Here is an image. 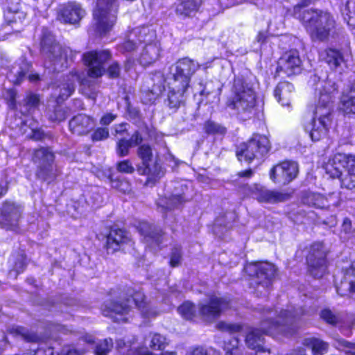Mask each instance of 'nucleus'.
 Segmentation results:
<instances>
[{"mask_svg": "<svg viewBox=\"0 0 355 355\" xmlns=\"http://www.w3.org/2000/svg\"><path fill=\"white\" fill-rule=\"evenodd\" d=\"M266 319L261 321L260 328H250L245 336V343L249 348L263 351L265 334H284L291 335L295 331L294 323L304 314L302 307L288 306L276 315L277 311L262 309Z\"/></svg>", "mask_w": 355, "mask_h": 355, "instance_id": "1", "label": "nucleus"}, {"mask_svg": "<svg viewBox=\"0 0 355 355\" xmlns=\"http://www.w3.org/2000/svg\"><path fill=\"white\" fill-rule=\"evenodd\" d=\"M337 90L336 85L331 81L324 83L320 89L318 103L314 111V116L306 130L310 131V137L313 141H319L327 132L331 121V112L333 110V93Z\"/></svg>", "mask_w": 355, "mask_h": 355, "instance_id": "2", "label": "nucleus"}, {"mask_svg": "<svg viewBox=\"0 0 355 355\" xmlns=\"http://www.w3.org/2000/svg\"><path fill=\"white\" fill-rule=\"evenodd\" d=\"M307 5V2L296 5L293 8L294 17L304 24L313 41H326L335 26L333 17L329 13L320 10H302Z\"/></svg>", "mask_w": 355, "mask_h": 355, "instance_id": "3", "label": "nucleus"}, {"mask_svg": "<svg viewBox=\"0 0 355 355\" xmlns=\"http://www.w3.org/2000/svg\"><path fill=\"white\" fill-rule=\"evenodd\" d=\"M232 92V97L227 101V107L234 110L241 120L250 119L254 114L257 105V96L252 84L243 76H237L234 80Z\"/></svg>", "mask_w": 355, "mask_h": 355, "instance_id": "4", "label": "nucleus"}, {"mask_svg": "<svg viewBox=\"0 0 355 355\" xmlns=\"http://www.w3.org/2000/svg\"><path fill=\"white\" fill-rule=\"evenodd\" d=\"M324 169L330 178L340 180L342 187L355 189V155L337 153L326 163Z\"/></svg>", "mask_w": 355, "mask_h": 355, "instance_id": "5", "label": "nucleus"}, {"mask_svg": "<svg viewBox=\"0 0 355 355\" xmlns=\"http://www.w3.org/2000/svg\"><path fill=\"white\" fill-rule=\"evenodd\" d=\"M40 51L46 62L56 67H67L69 61H71L78 51H73L69 47L62 46L56 42L54 36L47 30H43Z\"/></svg>", "mask_w": 355, "mask_h": 355, "instance_id": "6", "label": "nucleus"}, {"mask_svg": "<svg viewBox=\"0 0 355 355\" xmlns=\"http://www.w3.org/2000/svg\"><path fill=\"white\" fill-rule=\"evenodd\" d=\"M119 6L118 0H96L93 11V27L97 34L105 35L112 30L116 22Z\"/></svg>", "mask_w": 355, "mask_h": 355, "instance_id": "7", "label": "nucleus"}, {"mask_svg": "<svg viewBox=\"0 0 355 355\" xmlns=\"http://www.w3.org/2000/svg\"><path fill=\"white\" fill-rule=\"evenodd\" d=\"M244 270L252 277L250 285L257 295H266L276 274L275 266L268 262H255L247 264Z\"/></svg>", "mask_w": 355, "mask_h": 355, "instance_id": "8", "label": "nucleus"}, {"mask_svg": "<svg viewBox=\"0 0 355 355\" xmlns=\"http://www.w3.org/2000/svg\"><path fill=\"white\" fill-rule=\"evenodd\" d=\"M137 154L141 161L137 168L138 173L147 177L146 185H154L164 176V169L157 159L150 163L153 161V153L149 145H141L137 149Z\"/></svg>", "mask_w": 355, "mask_h": 355, "instance_id": "9", "label": "nucleus"}, {"mask_svg": "<svg viewBox=\"0 0 355 355\" xmlns=\"http://www.w3.org/2000/svg\"><path fill=\"white\" fill-rule=\"evenodd\" d=\"M270 148V141L267 137L254 134L249 140L238 147L236 156L240 161L251 162L254 159H261Z\"/></svg>", "mask_w": 355, "mask_h": 355, "instance_id": "10", "label": "nucleus"}, {"mask_svg": "<svg viewBox=\"0 0 355 355\" xmlns=\"http://www.w3.org/2000/svg\"><path fill=\"white\" fill-rule=\"evenodd\" d=\"M54 154L49 148L35 150L33 161L37 164V176L44 180L53 179L56 177V169L53 166Z\"/></svg>", "mask_w": 355, "mask_h": 355, "instance_id": "11", "label": "nucleus"}, {"mask_svg": "<svg viewBox=\"0 0 355 355\" xmlns=\"http://www.w3.org/2000/svg\"><path fill=\"white\" fill-rule=\"evenodd\" d=\"M230 308L227 297L211 295L207 301L198 304L199 314L207 320H214Z\"/></svg>", "mask_w": 355, "mask_h": 355, "instance_id": "12", "label": "nucleus"}, {"mask_svg": "<svg viewBox=\"0 0 355 355\" xmlns=\"http://www.w3.org/2000/svg\"><path fill=\"white\" fill-rule=\"evenodd\" d=\"M111 58L107 50L93 51L83 55L85 64L88 67V75L92 78H98L105 72V64Z\"/></svg>", "mask_w": 355, "mask_h": 355, "instance_id": "13", "label": "nucleus"}, {"mask_svg": "<svg viewBox=\"0 0 355 355\" xmlns=\"http://www.w3.org/2000/svg\"><path fill=\"white\" fill-rule=\"evenodd\" d=\"M326 252L322 243H315L311 245L307 257V263L311 274L316 277H322L327 269Z\"/></svg>", "mask_w": 355, "mask_h": 355, "instance_id": "14", "label": "nucleus"}, {"mask_svg": "<svg viewBox=\"0 0 355 355\" xmlns=\"http://www.w3.org/2000/svg\"><path fill=\"white\" fill-rule=\"evenodd\" d=\"M57 19L62 23L76 24L85 15V10L76 1L60 4L57 9Z\"/></svg>", "mask_w": 355, "mask_h": 355, "instance_id": "15", "label": "nucleus"}, {"mask_svg": "<svg viewBox=\"0 0 355 355\" xmlns=\"http://www.w3.org/2000/svg\"><path fill=\"white\" fill-rule=\"evenodd\" d=\"M250 193L261 203L275 204L287 201L291 196L278 190H270L260 184H254L250 187Z\"/></svg>", "mask_w": 355, "mask_h": 355, "instance_id": "16", "label": "nucleus"}, {"mask_svg": "<svg viewBox=\"0 0 355 355\" xmlns=\"http://www.w3.org/2000/svg\"><path fill=\"white\" fill-rule=\"evenodd\" d=\"M298 173V166L294 162H284L273 166L270 178L275 183L286 184L295 179Z\"/></svg>", "mask_w": 355, "mask_h": 355, "instance_id": "17", "label": "nucleus"}, {"mask_svg": "<svg viewBox=\"0 0 355 355\" xmlns=\"http://www.w3.org/2000/svg\"><path fill=\"white\" fill-rule=\"evenodd\" d=\"M302 61L297 51H289L284 54L277 62V72H283L290 76L299 73L301 71Z\"/></svg>", "mask_w": 355, "mask_h": 355, "instance_id": "18", "label": "nucleus"}, {"mask_svg": "<svg viewBox=\"0 0 355 355\" xmlns=\"http://www.w3.org/2000/svg\"><path fill=\"white\" fill-rule=\"evenodd\" d=\"M343 277L336 283L337 293L341 296H347L355 293V261L343 268Z\"/></svg>", "mask_w": 355, "mask_h": 355, "instance_id": "19", "label": "nucleus"}, {"mask_svg": "<svg viewBox=\"0 0 355 355\" xmlns=\"http://www.w3.org/2000/svg\"><path fill=\"white\" fill-rule=\"evenodd\" d=\"M20 216L19 206L11 202H6L1 210V225L6 230H12L17 225Z\"/></svg>", "mask_w": 355, "mask_h": 355, "instance_id": "20", "label": "nucleus"}, {"mask_svg": "<svg viewBox=\"0 0 355 355\" xmlns=\"http://www.w3.org/2000/svg\"><path fill=\"white\" fill-rule=\"evenodd\" d=\"M129 241L130 237L127 232L122 229L112 228L106 237L105 247L108 253H113Z\"/></svg>", "mask_w": 355, "mask_h": 355, "instance_id": "21", "label": "nucleus"}, {"mask_svg": "<svg viewBox=\"0 0 355 355\" xmlns=\"http://www.w3.org/2000/svg\"><path fill=\"white\" fill-rule=\"evenodd\" d=\"M130 299L126 300V302L119 301H110L105 304V309H103L104 315L114 318L116 322H125V319L122 315L127 314L130 309Z\"/></svg>", "mask_w": 355, "mask_h": 355, "instance_id": "22", "label": "nucleus"}, {"mask_svg": "<svg viewBox=\"0 0 355 355\" xmlns=\"http://www.w3.org/2000/svg\"><path fill=\"white\" fill-rule=\"evenodd\" d=\"M94 120L85 114H78L69 121V128L73 134L83 135L89 133L94 127Z\"/></svg>", "mask_w": 355, "mask_h": 355, "instance_id": "23", "label": "nucleus"}, {"mask_svg": "<svg viewBox=\"0 0 355 355\" xmlns=\"http://www.w3.org/2000/svg\"><path fill=\"white\" fill-rule=\"evenodd\" d=\"M200 68V64L193 60L189 58H183L178 60L173 65L170 67L171 71L186 76L191 80V76Z\"/></svg>", "mask_w": 355, "mask_h": 355, "instance_id": "24", "label": "nucleus"}, {"mask_svg": "<svg viewBox=\"0 0 355 355\" xmlns=\"http://www.w3.org/2000/svg\"><path fill=\"white\" fill-rule=\"evenodd\" d=\"M160 55V44L156 41L146 44L142 49L139 62L143 66H148L155 62Z\"/></svg>", "mask_w": 355, "mask_h": 355, "instance_id": "25", "label": "nucleus"}, {"mask_svg": "<svg viewBox=\"0 0 355 355\" xmlns=\"http://www.w3.org/2000/svg\"><path fill=\"white\" fill-rule=\"evenodd\" d=\"M3 17L6 25L11 26L15 31H19L26 18V13L19 9L8 8L4 11Z\"/></svg>", "mask_w": 355, "mask_h": 355, "instance_id": "26", "label": "nucleus"}, {"mask_svg": "<svg viewBox=\"0 0 355 355\" xmlns=\"http://www.w3.org/2000/svg\"><path fill=\"white\" fill-rule=\"evenodd\" d=\"M202 3V0H182L176 6L175 13L182 18L195 15Z\"/></svg>", "mask_w": 355, "mask_h": 355, "instance_id": "27", "label": "nucleus"}, {"mask_svg": "<svg viewBox=\"0 0 355 355\" xmlns=\"http://www.w3.org/2000/svg\"><path fill=\"white\" fill-rule=\"evenodd\" d=\"M138 229L141 234L144 236L146 242L153 244L155 243L159 245L162 243V230L157 229L147 222L140 223Z\"/></svg>", "mask_w": 355, "mask_h": 355, "instance_id": "28", "label": "nucleus"}, {"mask_svg": "<svg viewBox=\"0 0 355 355\" xmlns=\"http://www.w3.org/2000/svg\"><path fill=\"white\" fill-rule=\"evenodd\" d=\"M166 83L168 89L186 92L189 87L190 80L170 70V74L166 78Z\"/></svg>", "mask_w": 355, "mask_h": 355, "instance_id": "29", "label": "nucleus"}, {"mask_svg": "<svg viewBox=\"0 0 355 355\" xmlns=\"http://www.w3.org/2000/svg\"><path fill=\"white\" fill-rule=\"evenodd\" d=\"M293 90L294 87L291 83L282 82L277 85L274 95L283 106L289 105Z\"/></svg>", "mask_w": 355, "mask_h": 355, "instance_id": "30", "label": "nucleus"}, {"mask_svg": "<svg viewBox=\"0 0 355 355\" xmlns=\"http://www.w3.org/2000/svg\"><path fill=\"white\" fill-rule=\"evenodd\" d=\"M340 110L346 116H355V86L342 96Z\"/></svg>", "mask_w": 355, "mask_h": 355, "instance_id": "31", "label": "nucleus"}, {"mask_svg": "<svg viewBox=\"0 0 355 355\" xmlns=\"http://www.w3.org/2000/svg\"><path fill=\"white\" fill-rule=\"evenodd\" d=\"M323 59L334 69L342 68L345 65V62L343 54L336 49H327L322 55Z\"/></svg>", "mask_w": 355, "mask_h": 355, "instance_id": "32", "label": "nucleus"}, {"mask_svg": "<svg viewBox=\"0 0 355 355\" xmlns=\"http://www.w3.org/2000/svg\"><path fill=\"white\" fill-rule=\"evenodd\" d=\"M130 37H137V41L140 43H145L146 44L156 42L155 32L147 26L135 28L130 34Z\"/></svg>", "mask_w": 355, "mask_h": 355, "instance_id": "33", "label": "nucleus"}, {"mask_svg": "<svg viewBox=\"0 0 355 355\" xmlns=\"http://www.w3.org/2000/svg\"><path fill=\"white\" fill-rule=\"evenodd\" d=\"M302 201L304 204L315 208L324 209L326 207V199L321 194L306 192L302 197Z\"/></svg>", "mask_w": 355, "mask_h": 355, "instance_id": "34", "label": "nucleus"}, {"mask_svg": "<svg viewBox=\"0 0 355 355\" xmlns=\"http://www.w3.org/2000/svg\"><path fill=\"white\" fill-rule=\"evenodd\" d=\"M165 83H166V78H165L161 72L158 71L153 74L148 84H151L150 88L153 89L154 96H160L162 94L165 89Z\"/></svg>", "mask_w": 355, "mask_h": 355, "instance_id": "35", "label": "nucleus"}, {"mask_svg": "<svg viewBox=\"0 0 355 355\" xmlns=\"http://www.w3.org/2000/svg\"><path fill=\"white\" fill-rule=\"evenodd\" d=\"M304 345L312 349L313 355H322L327 352L329 347L327 343L315 338L305 339Z\"/></svg>", "mask_w": 355, "mask_h": 355, "instance_id": "36", "label": "nucleus"}, {"mask_svg": "<svg viewBox=\"0 0 355 355\" xmlns=\"http://www.w3.org/2000/svg\"><path fill=\"white\" fill-rule=\"evenodd\" d=\"M10 266L12 270L10 271V275H12V271H15L14 276L16 277L17 275L22 272L26 266V257L23 253H14L11 255L9 259Z\"/></svg>", "mask_w": 355, "mask_h": 355, "instance_id": "37", "label": "nucleus"}, {"mask_svg": "<svg viewBox=\"0 0 355 355\" xmlns=\"http://www.w3.org/2000/svg\"><path fill=\"white\" fill-rule=\"evenodd\" d=\"M185 198L180 194H173L168 198H159L157 205L166 209H172L178 207L185 202Z\"/></svg>", "mask_w": 355, "mask_h": 355, "instance_id": "38", "label": "nucleus"}, {"mask_svg": "<svg viewBox=\"0 0 355 355\" xmlns=\"http://www.w3.org/2000/svg\"><path fill=\"white\" fill-rule=\"evenodd\" d=\"M184 93L185 92H178V91L168 89V105L171 108H178L184 102Z\"/></svg>", "mask_w": 355, "mask_h": 355, "instance_id": "39", "label": "nucleus"}, {"mask_svg": "<svg viewBox=\"0 0 355 355\" xmlns=\"http://www.w3.org/2000/svg\"><path fill=\"white\" fill-rule=\"evenodd\" d=\"M168 345L167 338L160 334H154L149 344L150 348L157 350H163Z\"/></svg>", "mask_w": 355, "mask_h": 355, "instance_id": "40", "label": "nucleus"}, {"mask_svg": "<svg viewBox=\"0 0 355 355\" xmlns=\"http://www.w3.org/2000/svg\"><path fill=\"white\" fill-rule=\"evenodd\" d=\"M179 313L186 320H191L196 315L194 304L187 302L178 307Z\"/></svg>", "mask_w": 355, "mask_h": 355, "instance_id": "41", "label": "nucleus"}, {"mask_svg": "<svg viewBox=\"0 0 355 355\" xmlns=\"http://www.w3.org/2000/svg\"><path fill=\"white\" fill-rule=\"evenodd\" d=\"M204 130L209 135H223L226 133V128L221 125L212 121H207L205 123Z\"/></svg>", "mask_w": 355, "mask_h": 355, "instance_id": "42", "label": "nucleus"}, {"mask_svg": "<svg viewBox=\"0 0 355 355\" xmlns=\"http://www.w3.org/2000/svg\"><path fill=\"white\" fill-rule=\"evenodd\" d=\"M128 295L132 298V300L137 306L139 308H143L142 313L146 316L149 317L150 314H148L146 311H144L145 305H143L145 299L144 294L141 292H135L132 289L129 288L128 290Z\"/></svg>", "mask_w": 355, "mask_h": 355, "instance_id": "43", "label": "nucleus"}, {"mask_svg": "<svg viewBox=\"0 0 355 355\" xmlns=\"http://www.w3.org/2000/svg\"><path fill=\"white\" fill-rule=\"evenodd\" d=\"M345 20L355 28V0H349L346 3Z\"/></svg>", "mask_w": 355, "mask_h": 355, "instance_id": "44", "label": "nucleus"}, {"mask_svg": "<svg viewBox=\"0 0 355 355\" xmlns=\"http://www.w3.org/2000/svg\"><path fill=\"white\" fill-rule=\"evenodd\" d=\"M74 91V80L69 79L67 83L62 84L60 94L58 97L59 101H64L71 95Z\"/></svg>", "mask_w": 355, "mask_h": 355, "instance_id": "45", "label": "nucleus"}, {"mask_svg": "<svg viewBox=\"0 0 355 355\" xmlns=\"http://www.w3.org/2000/svg\"><path fill=\"white\" fill-rule=\"evenodd\" d=\"M132 147L126 139H119L116 145V152L118 156L122 157L128 155L130 148Z\"/></svg>", "mask_w": 355, "mask_h": 355, "instance_id": "46", "label": "nucleus"}, {"mask_svg": "<svg viewBox=\"0 0 355 355\" xmlns=\"http://www.w3.org/2000/svg\"><path fill=\"white\" fill-rule=\"evenodd\" d=\"M112 340L111 338H105L98 343L95 352L97 355H105L112 349Z\"/></svg>", "mask_w": 355, "mask_h": 355, "instance_id": "47", "label": "nucleus"}, {"mask_svg": "<svg viewBox=\"0 0 355 355\" xmlns=\"http://www.w3.org/2000/svg\"><path fill=\"white\" fill-rule=\"evenodd\" d=\"M12 333L16 336H21L22 338L29 342H37L38 340V337L35 334L29 333L26 329L21 327L13 329Z\"/></svg>", "mask_w": 355, "mask_h": 355, "instance_id": "48", "label": "nucleus"}, {"mask_svg": "<svg viewBox=\"0 0 355 355\" xmlns=\"http://www.w3.org/2000/svg\"><path fill=\"white\" fill-rule=\"evenodd\" d=\"M26 74V70L21 68H14L9 72L8 77L14 84L18 85L22 81Z\"/></svg>", "mask_w": 355, "mask_h": 355, "instance_id": "49", "label": "nucleus"}, {"mask_svg": "<svg viewBox=\"0 0 355 355\" xmlns=\"http://www.w3.org/2000/svg\"><path fill=\"white\" fill-rule=\"evenodd\" d=\"M216 328L220 331L233 334L240 331L241 326L239 324L228 323L221 321L216 324Z\"/></svg>", "mask_w": 355, "mask_h": 355, "instance_id": "50", "label": "nucleus"}, {"mask_svg": "<svg viewBox=\"0 0 355 355\" xmlns=\"http://www.w3.org/2000/svg\"><path fill=\"white\" fill-rule=\"evenodd\" d=\"M116 169L122 173L132 174L135 172V167L129 159L119 162L116 164Z\"/></svg>", "mask_w": 355, "mask_h": 355, "instance_id": "51", "label": "nucleus"}, {"mask_svg": "<svg viewBox=\"0 0 355 355\" xmlns=\"http://www.w3.org/2000/svg\"><path fill=\"white\" fill-rule=\"evenodd\" d=\"M326 199V207L330 209L331 207H338L343 202L340 193H332L329 194Z\"/></svg>", "mask_w": 355, "mask_h": 355, "instance_id": "52", "label": "nucleus"}, {"mask_svg": "<svg viewBox=\"0 0 355 355\" xmlns=\"http://www.w3.org/2000/svg\"><path fill=\"white\" fill-rule=\"evenodd\" d=\"M67 116V111L61 106H57L54 111L49 114V119L52 121H62Z\"/></svg>", "mask_w": 355, "mask_h": 355, "instance_id": "53", "label": "nucleus"}, {"mask_svg": "<svg viewBox=\"0 0 355 355\" xmlns=\"http://www.w3.org/2000/svg\"><path fill=\"white\" fill-rule=\"evenodd\" d=\"M189 355H220V352L214 348L197 347L193 348Z\"/></svg>", "mask_w": 355, "mask_h": 355, "instance_id": "54", "label": "nucleus"}, {"mask_svg": "<svg viewBox=\"0 0 355 355\" xmlns=\"http://www.w3.org/2000/svg\"><path fill=\"white\" fill-rule=\"evenodd\" d=\"M182 261V251L180 248L175 247L172 249L170 257V265L172 267L178 266Z\"/></svg>", "mask_w": 355, "mask_h": 355, "instance_id": "55", "label": "nucleus"}, {"mask_svg": "<svg viewBox=\"0 0 355 355\" xmlns=\"http://www.w3.org/2000/svg\"><path fill=\"white\" fill-rule=\"evenodd\" d=\"M136 42L135 38L129 36L127 40L119 45V49L121 52H130L136 49Z\"/></svg>", "mask_w": 355, "mask_h": 355, "instance_id": "56", "label": "nucleus"}, {"mask_svg": "<svg viewBox=\"0 0 355 355\" xmlns=\"http://www.w3.org/2000/svg\"><path fill=\"white\" fill-rule=\"evenodd\" d=\"M109 137V130L107 128H97L92 136L93 141H101L106 139Z\"/></svg>", "mask_w": 355, "mask_h": 355, "instance_id": "57", "label": "nucleus"}, {"mask_svg": "<svg viewBox=\"0 0 355 355\" xmlns=\"http://www.w3.org/2000/svg\"><path fill=\"white\" fill-rule=\"evenodd\" d=\"M321 318L327 323L335 324L338 322V318L330 310L324 309L320 313Z\"/></svg>", "mask_w": 355, "mask_h": 355, "instance_id": "58", "label": "nucleus"}, {"mask_svg": "<svg viewBox=\"0 0 355 355\" xmlns=\"http://www.w3.org/2000/svg\"><path fill=\"white\" fill-rule=\"evenodd\" d=\"M159 96H153V89L150 87L148 89L143 91L141 99L146 104L153 103Z\"/></svg>", "mask_w": 355, "mask_h": 355, "instance_id": "59", "label": "nucleus"}, {"mask_svg": "<svg viewBox=\"0 0 355 355\" xmlns=\"http://www.w3.org/2000/svg\"><path fill=\"white\" fill-rule=\"evenodd\" d=\"M239 345V339L237 338H232L228 343H225L224 349L227 354H232L233 350L236 349Z\"/></svg>", "mask_w": 355, "mask_h": 355, "instance_id": "60", "label": "nucleus"}, {"mask_svg": "<svg viewBox=\"0 0 355 355\" xmlns=\"http://www.w3.org/2000/svg\"><path fill=\"white\" fill-rule=\"evenodd\" d=\"M108 75L110 78H115L120 74V67L118 63H112L107 69Z\"/></svg>", "mask_w": 355, "mask_h": 355, "instance_id": "61", "label": "nucleus"}, {"mask_svg": "<svg viewBox=\"0 0 355 355\" xmlns=\"http://www.w3.org/2000/svg\"><path fill=\"white\" fill-rule=\"evenodd\" d=\"M130 145L132 146H138L143 141V137L141 133L135 131L131 136L130 139H128Z\"/></svg>", "mask_w": 355, "mask_h": 355, "instance_id": "62", "label": "nucleus"}, {"mask_svg": "<svg viewBox=\"0 0 355 355\" xmlns=\"http://www.w3.org/2000/svg\"><path fill=\"white\" fill-rule=\"evenodd\" d=\"M339 345L340 347H343L344 349H348L349 350L346 351L345 353H346V355H355L354 352H352L350 349H354V345L349 343V342H347L346 340H340L339 341Z\"/></svg>", "mask_w": 355, "mask_h": 355, "instance_id": "63", "label": "nucleus"}, {"mask_svg": "<svg viewBox=\"0 0 355 355\" xmlns=\"http://www.w3.org/2000/svg\"><path fill=\"white\" fill-rule=\"evenodd\" d=\"M116 118V114L112 113L106 114L104 116H103L102 118L101 119V123L103 125H107L110 124Z\"/></svg>", "mask_w": 355, "mask_h": 355, "instance_id": "64", "label": "nucleus"}]
</instances>
